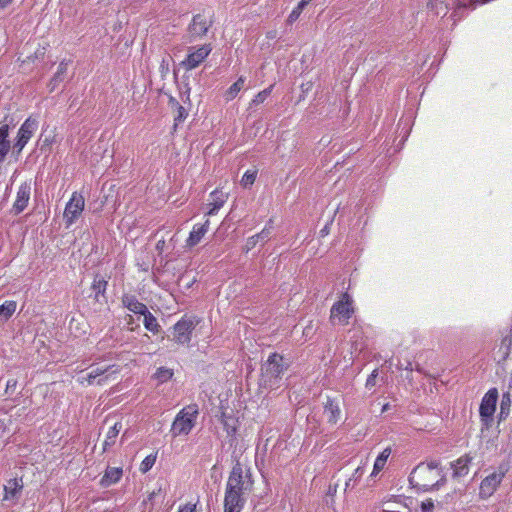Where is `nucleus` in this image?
<instances>
[{
	"label": "nucleus",
	"instance_id": "nucleus-1",
	"mask_svg": "<svg viewBox=\"0 0 512 512\" xmlns=\"http://www.w3.org/2000/svg\"><path fill=\"white\" fill-rule=\"evenodd\" d=\"M446 482V473L438 460L419 463L409 475L412 487L423 492L437 491Z\"/></svg>",
	"mask_w": 512,
	"mask_h": 512
},
{
	"label": "nucleus",
	"instance_id": "nucleus-2",
	"mask_svg": "<svg viewBox=\"0 0 512 512\" xmlns=\"http://www.w3.org/2000/svg\"><path fill=\"white\" fill-rule=\"evenodd\" d=\"M290 360L283 355L273 352L261 365L259 388L274 390L281 386L285 372L290 367Z\"/></svg>",
	"mask_w": 512,
	"mask_h": 512
},
{
	"label": "nucleus",
	"instance_id": "nucleus-3",
	"mask_svg": "<svg viewBox=\"0 0 512 512\" xmlns=\"http://www.w3.org/2000/svg\"><path fill=\"white\" fill-rule=\"evenodd\" d=\"M215 23V13L211 8H204L192 16L186 27L183 39L186 43L204 40L212 32ZM214 34H212L213 36Z\"/></svg>",
	"mask_w": 512,
	"mask_h": 512
},
{
	"label": "nucleus",
	"instance_id": "nucleus-4",
	"mask_svg": "<svg viewBox=\"0 0 512 512\" xmlns=\"http://www.w3.org/2000/svg\"><path fill=\"white\" fill-rule=\"evenodd\" d=\"M253 484L251 469L245 468L240 460H236L229 474L226 489L246 495L252 491Z\"/></svg>",
	"mask_w": 512,
	"mask_h": 512
},
{
	"label": "nucleus",
	"instance_id": "nucleus-5",
	"mask_svg": "<svg viewBox=\"0 0 512 512\" xmlns=\"http://www.w3.org/2000/svg\"><path fill=\"white\" fill-rule=\"evenodd\" d=\"M199 414L198 406L196 404L184 407L175 417L172 427V437L181 435H188L196 424V419Z\"/></svg>",
	"mask_w": 512,
	"mask_h": 512
},
{
	"label": "nucleus",
	"instance_id": "nucleus-6",
	"mask_svg": "<svg viewBox=\"0 0 512 512\" xmlns=\"http://www.w3.org/2000/svg\"><path fill=\"white\" fill-rule=\"evenodd\" d=\"M200 320L195 317H182L174 326L173 329V340L181 345L188 344L191 341L192 331L199 324Z\"/></svg>",
	"mask_w": 512,
	"mask_h": 512
},
{
	"label": "nucleus",
	"instance_id": "nucleus-7",
	"mask_svg": "<svg viewBox=\"0 0 512 512\" xmlns=\"http://www.w3.org/2000/svg\"><path fill=\"white\" fill-rule=\"evenodd\" d=\"M352 299L348 293H343L341 300L333 304L330 310V321L332 323L337 319L341 325H347L349 319L354 313L351 306Z\"/></svg>",
	"mask_w": 512,
	"mask_h": 512
},
{
	"label": "nucleus",
	"instance_id": "nucleus-8",
	"mask_svg": "<svg viewBox=\"0 0 512 512\" xmlns=\"http://www.w3.org/2000/svg\"><path fill=\"white\" fill-rule=\"evenodd\" d=\"M211 43H205L197 47H189L187 57L181 62V66L187 71L197 68L212 52Z\"/></svg>",
	"mask_w": 512,
	"mask_h": 512
},
{
	"label": "nucleus",
	"instance_id": "nucleus-9",
	"mask_svg": "<svg viewBox=\"0 0 512 512\" xmlns=\"http://www.w3.org/2000/svg\"><path fill=\"white\" fill-rule=\"evenodd\" d=\"M38 128V121L35 118L28 117L18 130L17 137L12 146L13 154L20 155L25 145L31 139Z\"/></svg>",
	"mask_w": 512,
	"mask_h": 512
},
{
	"label": "nucleus",
	"instance_id": "nucleus-10",
	"mask_svg": "<svg viewBox=\"0 0 512 512\" xmlns=\"http://www.w3.org/2000/svg\"><path fill=\"white\" fill-rule=\"evenodd\" d=\"M498 400V390L496 388H491L482 398L479 414L481 418V422L485 426H489L493 421V415L496 410V404Z\"/></svg>",
	"mask_w": 512,
	"mask_h": 512
},
{
	"label": "nucleus",
	"instance_id": "nucleus-11",
	"mask_svg": "<svg viewBox=\"0 0 512 512\" xmlns=\"http://www.w3.org/2000/svg\"><path fill=\"white\" fill-rule=\"evenodd\" d=\"M84 206V197L81 194L74 192L64 210V220L67 227L72 225L78 219L84 210Z\"/></svg>",
	"mask_w": 512,
	"mask_h": 512
},
{
	"label": "nucleus",
	"instance_id": "nucleus-12",
	"mask_svg": "<svg viewBox=\"0 0 512 512\" xmlns=\"http://www.w3.org/2000/svg\"><path fill=\"white\" fill-rule=\"evenodd\" d=\"M507 469L502 465L499 466V471H495L486 476L480 484V496L482 498L490 497L500 485Z\"/></svg>",
	"mask_w": 512,
	"mask_h": 512
},
{
	"label": "nucleus",
	"instance_id": "nucleus-13",
	"mask_svg": "<svg viewBox=\"0 0 512 512\" xmlns=\"http://www.w3.org/2000/svg\"><path fill=\"white\" fill-rule=\"evenodd\" d=\"M246 503L244 494L225 489L224 512H241Z\"/></svg>",
	"mask_w": 512,
	"mask_h": 512
},
{
	"label": "nucleus",
	"instance_id": "nucleus-14",
	"mask_svg": "<svg viewBox=\"0 0 512 512\" xmlns=\"http://www.w3.org/2000/svg\"><path fill=\"white\" fill-rule=\"evenodd\" d=\"M30 194H31V183L30 182L22 183L18 189L16 200L12 207V212L14 215L20 214L27 208L29 200H30Z\"/></svg>",
	"mask_w": 512,
	"mask_h": 512
},
{
	"label": "nucleus",
	"instance_id": "nucleus-15",
	"mask_svg": "<svg viewBox=\"0 0 512 512\" xmlns=\"http://www.w3.org/2000/svg\"><path fill=\"white\" fill-rule=\"evenodd\" d=\"M273 220L270 219L267 224L265 225V227L262 229L261 232L249 237L247 240H246V243L244 245V251L245 252H249L250 250H252L253 248H255V246L261 242V243H266L271 235H272V232H273Z\"/></svg>",
	"mask_w": 512,
	"mask_h": 512
},
{
	"label": "nucleus",
	"instance_id": "nucleus-16",
	"mask_svg": "<svg viewBox=\"0 0 512 512\" xmlns=\"http://www.w3.org/2000/svg\"><path fill=\"white\" fill-rule=\"evenodd\" d=\"M23 490L22 478H13L7 481L4 485V500L13 501L16 503L21 497Z\"/></svg>",
	"mask_w": 512,
	"mask_h": 512
},
{
	"label": "nucleus",
	"instance_id": "nucleus-17",
	"mask_svg": "<svg viewBox=\"0 0 512 512\" xmlns=\"http://www.w3.org/2000/svg\"><path fill=\"white\" fill-rule=\"evenodd\" d=\"M121 303L123 307L133 312L134 314L143 315L147 312V306L140 302L135 295L123 294L121 297Z\"/></svg>",
	"mask_w": 512,
	"mask_h": 512
},
{
	"label": "nucleus",
	"instance_id": "nucleus-18",
	"mask_svg": "<svg viewBox=\"0 0 512 512\" xmlns=\"http://www.w3.org/2000/svg\"><path fill=\"white\" fill-rule=\"evenodd\" d=\"M70 61L62 60L57 68L56 73L52 76L49 83L47 84V88L50 93L54 92L60 83L64 82L67 78L68 64Z\"/></svg>",
	"mask_w": 512,
	"mask_h": 512
},
{
	"label": "nucleus",
	"instance_id": "nucleus-19",
	"mask_svg": "<svg viewBox=\"0 0 512 512\" xmlns=\"http://www.w3.org/2000/svg\"><path fill=\"white\" fill-rule=\"evenodd\" d=\"M472 461V457L468 454H465L458 458L456 461L450 463L451 468L453 469V477L461 478L466 476L469 473V464Z\"/></svg>",
	"mask_w": 512,
	"mask_h": 512
},
{
	"label": "nucleus",
	"instance_id": "nucleus-20",
	"mask_svg": "<svg viewBox=\"0 0 512 512\" xmlns=\"http://www.w3.org/2000/svg\"><path fill=\"white\" fill-rule=\"evenodd\" d=\"M10 127L8 124L0 126V163L4 162L11 150V142L8 139Z\"/></svg>",
	"mask_w": 512,
	"mask_h": 512
},
{
	"label": "nucleus",
	"instance_id": "nucleus-21",
	"mask_svg": "<svg viewBox=\"0 0 512 512\" xmlns=\"http://www.w3.org/2000/svg\"><path fill=\"white\" fill-rule=\"evenodd\" d=\"M209 224V220H206L203 224L195 225L187 239V245L190 247L197 245L201 241L203 236L207 233L209 229Z\"/></svg>",
	"mask_w": 512,
	"mask_h": 512
},
{
	"label": "nucleus",
	"instance_id": "nucleus-22",
	"mask_svg": "<svg viewBox=\"0 0 512 512\" xmlns=\"http://www.w3.org/2000/svg\"><path fill=\"white\" fill-rule=\"evenodd\" d=\"M324 413L327 415L328 423L336 424L340 419L341 410L334 399L327 397V401L324 405Z\"/></svg>",
	"mask_w": 512,
	"mask_h": 512
},
{
	"label": "nucleus",
	"instance_id": "nucleus-23",
	"mask_svg": "<svg viewBox=\"0 0 512 512\" xmlns=\"http://www.w3.org/2000/svg\"><path fill=\"white\" fill-rule=\"evenodd\" d=\"M168 104L172 111L174 112V128H176L180 123L184 122V120L187 118L188 111L172 96H170Z\"/></svg>",
	"mask_w": 512,
	"mask_h": 512
},
{
	"label": "nucleus",
	"instance_id": "nucleus-24",
	"mask_svg": "<svg viewBox=\"0 0 512 512\" xmlns=\"http://www.w3.org/2000/svg\"><path fill=\"white\" fill-rule=\"evenodd\" d=\"M122 474L123 471L121 468L108 467L100 480L101 486L106 488L117 483L121 479Z\"/></svg>",
	"mask_w": 512,
	"mask_h": 512
},
{
	"label": "nucleus",
	"instance_id": "nucleus-25",
	"mask_svg": "<svg viewBox=\"0 0 512 512\" xmlns=\"http://www.w3.org/2000/svg\"><path fill=\"white\" fill-rule=\"evenodd\" d=\"M108 286V281L100 276L99 274H96L93 280V283L91 285V289L95 293L94 299L97 302H101L100 297L106 299L105 293Z\"/></svg>",
	"mask_w": 512,
	"mask_h": 512
},
{
	"label": "nucleus",
	"instance_id": "nucleus-26",
	"mask_svg": "<svg viewBox=\"0 0 512 512\" xmlns=\"http://www.w3.org/2000/svg\"><path fill=\"white\" fill-rule=\"evenodd\" d=\"M144 317L143 324L144 327L152 332L153 334H157L161 330V326L158 323L157 318L149 311L142 315Z\"/></svg>",
	"mask_w": 512,
	"mask_h": 512
},
{
	"label": "nucleus",
	"instance_id": "nucleus-27",
	"mask_svg": "<svg viewBox=\"0 0 512 512\" xmlns=\"http://www.w3.org/2000/svg\"><path fill=\"white\" fill-rule=\"evenodd\" d=\"M17 304L15 301H5L0 305V323L6 322L15 312Z\"/></svg>",
	"mask_w": 512,
	"mask_h": 512
},
{
	"label": "nucleus",
	"instance_id": "nucleus-28",
	"mask_svg": "<svg viewBox=\"0 0 512 512\" xmlns=\"http://www.w3.org/2000/svg\"><path fill=\"white\" fill-rule=\"evenodd\" d=\"M510 407H511V395L510 392H505L502 395L501 402H500V412L498 414L499 421L505 420L509 413H510Z\"/></svg>",
	"mask_w": 512,
	"mask_h": 512
},
{
	"label": "nucleus",
	"instance_id": "nucleus-29",
	"mask_svg": "<svg viewBox=\"0 0 512 512\" xmlns=\"http://www.w3.org/2000/svg\"><path fill=\"white\" fill-rule=\"evenodd\" d=\"M211 197L213 198V203L211 204L212 207L207 212V215H214L217 213V211L224 205L226 198L224 197L223 193L215 190L211 193Z\"/></svg>",
	"mask_w": 512,
	"mask_h": 512
},
{
	"label": "nucleus",
	"instance_id": "nucleus-30",
	"mask_svg": "<svg viewBox=\"0 0 512 512\" xmlns=\"http://www.w3.org/2000/svg\"><path fill=\"white\" fill-rule=\"evenodd\" d=\"M122 429V424L117 422L112 427L109 428L106 439L104 441V450H106L109 446L114 445L115 440Z\"/></svg>",
	"mask_w": 512,
	"mask_h": 512
},
{
	"label": "nucleus",
	"instance_id": "nucleus-31",
	"mask_svg": "<svg viewBox=\"0 0 512 512\" xmlns=\"http://www.w3.org/2000/svg\"><path fill=\"white\" fill-rule=\"evenodd\" d=\"M391 454V448H385L376 458L372 475L379 473L385 466L388 457Z\"/></svg>",
	"mask_w": 512,
	"mask_h": 512
},
{
	"label": "nucleus",
	"instance_id": "nucleus-32",
	"mask_svg": "<svg viewBox=\"0 0 512 512\" xmlns=\"http://www.w3.org/2000/svg\"><path fill=\"white\" fill-rule=\"evenodd\" d=\"M174 375L172 369L167 367H159L154 373L153 377L157 380L159 384H163L169 381Z\"/></svg>",
	"mask_w": 512,
	"mask_h": 512
},
{
	"label": "nucleus",
	"instance_id": "nucleus-33",
	"mask_svg": "<svg viewBox=\"0 0 512 512\" xmlns=\"http://www.w3.org/2000/svg\"><path fill=\"white\" fill-rule=\"evenodd\" d=\"M244 83H245V78L242 76L239 77L238 80L235 83H233L227 90V92H226L227 99H230V100L234 99L237 96L238 92L243 88Z\"/></svg>",
	"mask_w": 512,
	"mask_h": 512
},
{
	"label": "nucleus",
	"instance_id": "nucleus-34",
	"mask_svg": "<svg viewBox=\"0 0 512 512\" xmlns=\"http://www.w3.org/2000/svg\"><path fill=\"white\" fill-rule=\"evenodd\" d=\"M511 345H512V337L510 335L505 336L501 341L499 351H498L499 353H501L503 361H505L508 358L510 349H511Z\"/></svg>",
	"mask_w": 512,
	"mask_h": 512
},
{
	"label": "nucleus",
	"instance_id": "nucleus-35",
	"mask_svg": "<svg viewBox=\"0 0 512 512\" xmlns=\"http://www.w3.org/2000/svg\"><path fill=\"white\" fill-rule=\"evenodd\" d=\"M272 91V86L260 91L251 101L250 106L262 104Z\"/></svg>",
	"mask_w": 512,
	"mask_h": 512
},
{
	"label": "nucleus",
	"instance_id": "nucleus-36",
	"mask_svg": "<svg viewBox=\"0 0 512 512\" xmlns=\"http://www.w3.org/2000/svg\"><path fill=\"white\" fill-rule=\"evenodd\" d=\"M256 175V171H246L241 180V184L243 185V187L247 188L251 186L255 182Z\"/></svg>",
	"mask_w": 512,
	"mask_h": 512
},
{
	"label": "nucleus",
	"instance_id": "nucleus-37",
	"mask_svg": "<svg viewBox=\"0 0 512 512\" xmlns=\"http://www.w3.org/2000/svg\"><path fill=\"white\" fill-rule=\"evenodd\" d=\"M155 461H156V456L155 455H148L142 461V463L140 465V471L142 473L148 472L153 467V465L155 464Z\"/></svg>",
	"mask_w": 512,
	"mask_h": 512
},
{
	"label": "nucleus",
	"instance_id": "nucleus-38",
	"mask_svg": "<svg viewBox=\"0 0 512 512\" xmlns=\"http://www.w3.org/2000/svg\"><path fill=\"white\" fill-rule=\"evenodd\" d=\"M427 9L435 11V14H439L438 7L442 4L441 0H425Z\"/></svg>",
	"mask_w": 512,
	"mask_h": 512
},
{
	"label": "nucleus",
	"instance_id": "nucleus-39",
	"mask_svg": "<svg viewBox=\"0 0 512 512\" xmlns=\"http://www.w3.org/2000/svg\"><path fill=\"white\" fill-rule=\"evenodd\" d=\"M377 376H378V370L375 369L372 371V373L368 376V378L366 380V384H365L366 388L371 389L372 387H374L376 385Z\"/></svg>",
	"mask_w": 512,
	"mask_h": 512
},
{
	"label": "nucleus",
	"instance_id": "nucleus-40",
	"mask_svg": "<svg viewBox=\"0 0 512 512\" xmlns=\"http://www.w3.org/2000/svg\"><path fill=\"white\" fill-rule=\"evenodd\" d=\"M434 509V502L432 499H427L422 502L421 504V511L422 512H433Z\"/></svg>",
	"mask_w": 512,
	"mask_h": 512
},
{
	"label": "nucleus",
	"instance_id": "nucleus-41",
	"mask_svg": "<svg viewBox=\"0 0 512 512\" xmlns=\"http://www.w3.org/2000/svg\"><path fill=\"white\" fill-rule=\"evenodd\" d=\"M301 11H299L298 9L294 8L292 10V12L289 14L288 18H287V22L289 24H292L293 22H295L296 20H298V18L300 17L301 15Z\"/></svg>",
	"mask_w": 512,
	"mask_h": 512
},
{
	"label": "nucleus",
	"instance_id": "nucleus-42",
	"mask_svg": "<svg viewBox=\"0 0 512 512\" xmlns=\"http://www.w3.org/2000/svg\"><path fill=\"white\" fill-rule=\"evenodd\" d=\"M16 386H17L16 379H14V378L8 379V381L6 383V393L12 394L15 391Z\"/></svg>",
	"mask_w": 512,
	"mask_h": 512
},
{
	"label": "nucleus",
	"instance_id": "nucleus-43",
	"mask_svg": "<svg viewBox=\"0 0 512 512\" xmlns=\"http://www.w3.org/2000/svg\"><path fill=\"white\" fill-rule=\"evenodd\" d=\"M363 474H364V469L362 467H358L354 470V472L350 478H353V482L356 483L361 479Z\"/></svg>",
	"mask_w": 512,
	"mask_h": 512
},
{
	"label": "nucleus",
	"instance_id": "nucleus-44",
	"mask_svg": "<svg viewBox=\"0 0 512 512\" xmlns=\"http://www.w3.org/2000/svg\"><path fill=\"white\" fill-rule=\"evenodd\" d=\"M222 422L228 435H233L236 432V427L234 425H230L228 419H223Z\"/></svg>",
	"mask_w": 512,
	"mask_h": 512
},
{
	"label": "nucleus",
	"instance_id": "nucleus-45",
	"mask_svg": "<svg viewBox=\"0 0 512 512\" xmlns=\"http://www.w3.org/2000/svg\"><path fill=\"white\" fill-rule=\"evenodd\" d=\"M397 368L399 370L404 369V370H407V371H410V372L413 371V369H414L413 366H412V363L410 361H406L405 363L399 362L397 364Z\"/></svg>",
	"mask_w": 512,
	"mask_h": 512
},
{
	"label": "nucleus",
	"instance_id": "nucleus-46",
	"mask_svg": "<svg viewBox=\"0 0 512 512\" xmlns=\"http://www.w3.org/2000/svg\"><path fill=\"white\" fill-rule=\"evenodd\" d=\"M195 504H186L179 509L178 512H195Z\"/></svg>",
	"mask_w": 512,
	"mask_h": 512
},
{
	"label": "nucleus",
	"instance_id": "nucleus-47",
	"mask_svg": "<svg viewBox=\"0 0 512 512\" xmlns=\"http://www.w3.org/2000/svg\"><path fill=\"white\" fill-rule=\"evenodd\" d=\"M108 369H101V368H96L94 370H92V373L97 377L103 375Z\"/></svg>",
	"mask_w": 512,
	"mask_h": 512
},
{
	"label": "nucleus",
	"instance_id": "nucleus-48",
	"mask_svg": "<svg viewBox=\"0 0 512 512\" xmlns=\"http://www.w3.org/2000/svg\"><path fill=\"white\" fill-rule=\"evenodd\" d=\"M42 141H43V144H42L41 149H43L45 146H50L53 143V138L46 136Z\"/></svg>",
	"mask_w": 512,
	"mask_h": 512
},
{
	"label": "nucleus",
	"instance_id": "nucleus-49",
	"mask_svg": "<svg viewBox=\"0 0 512 512\" xmlns=\"http://www.w3.org/2000/svg\"><path fill=\"white\" fill-rule=\"evenodd\" d=\"M96 379V376L92 373V371L87 375L86 381L89 385L94 383V380Z\"/></svg>",
	"mask_w": 512,
	"mask_h": 512
},
{
	"label": "nucleus",
	"instance_id": "nucleus-50",
	"mask_svg": "<svg viewBox=\"0 0 512 512\" xmlns=\"http://www.w3.org/2000/svg\"><path fill=\"white\" fill-rule=\"evenodd\" d=\"M307 5L308 4L305 1L300 0L295 8L302 12Z\"/></svg>",
	"mask_w": 512,
	"mask_h": 512
},
{
	"label": "nucleus",
	"instance_id": "nucleus-51",
	"mask_svg": "<svg viewBox=\"0 0 512 512\" xmlns=\"http://www.w3.org/2000/svg\"><path fill=\"white\" fill-rule=\"evenodd\" d=\"M355 483L353 482V478H349L345 483V490L349 488H353Z\"/></svg>",
	"mask_w": 512,
	"mask_h": 512
},
{
	"label": "nucleus",
	"instance_id": "nucleus-52",
	"mask_svg": "<svg viewBox=\"0 0 512 512\" xmlns=\"http://www.w3.org/2000/svg\"><path fill=\"white\" fill-rule=\"evenodd\" d=\"M13 0H0V8H6Z\"/></svg>",
	"mask_w": 512,
	"mask_h": 512
},
{
	"label": "nucleus",
	"instance_id": "nucleus-53",
	"mask_svg": "<svg viewBox=\"0 0 512 512\" xmlns=\"http://www.w3.org/2000/svg\"><path fill=\"white\" fill-rule=\"evenodd\" d=\"M160 492H161V489H159L158 492H155V491L151 492L149 494L148 500L152 501L157 496V494L160 493Z\"/></svg>",
	"mask_w": 512,
	"mask_h": 512
},
{
	"label": "nucleus",
	"instance_id": "nucleus-54",
	"mask_svg": "<svg viewBox=\"0 0 512 512\" xmlns=\"http://www.w3.org/2000/svg\"><path fill=\"white\" fill-rule=\"evenodd\" d=\"M160 492H161V489H159L158 492H155V491L151 492L149 494L148 500L152 501L157 496V494L160 493Z\"/></svg>",
	"mask_w": 512,
	"mask_h": 512
},
{
	"label": "nucleus",
	"instance_id": "nucleus-55",
	"mask_svg": "<svg viewBox=\"0 0 512 512\" xmlns=\"http://www.w3.org/2000/svg\"><path fill=\"white\" fill-rule=\"evenodd\" d=\"M336 489H337L336 485L334 487H332V485H330L329 489H328V494L329 495H334L336 493Z\"/></svg>",
	"mask_w": 512,
	"mask_h": 512
},
{
	"label": "nucleus",
	"instance_id": "nucleus-56",
	"mask_svg": "<svg viewBox=\"0 0 512 512\" xmlns=\"http://www.w3.org/2000/svg\"><path fill=\"white\" fill-rule=\"evenodd\" d=\"M133 322H134V318L131 315H128L127 324L131 325V324H133Z\"/></svg>",
	"mask_w": 512,
	"mask_h": 512
},
{
	"label": "nucleus",
	"instance_id": "nucleus-57",
	"mask_svg": "<svg viewBox=\"0 0 512 512\" xmlns=\"http://www.w3.org/2000/svg\"><path fill=\"white\" fill-rule=\"evenodd\" d=\"M389 408H390V405H389L388 403H387V404H385V405L382 407V412L384 413V412L388 411V410H389Z\"/></svg>",
	"mask_w": 512,
	"mask_h": 512
},
{
	"label": "nucleus",
	"instance_id": "nucleus-58",
	"mask_svg": "<svg viewBox=\"0 0 512 512\" xmlns=\"http://www.w3.org/2000/svg\"><path fill=\"white\" fill-rule=\"evenodd\" d=\"M321 235L324 236L327 233V226H325L321 231Z\"/></svg>",
	"mask_w": 512,
	"mask_h": 512
},
{
	"label": "nucleus",
	"instance_id": "nucleus-59",
	"mask_svg": "<svg viewBox=\"0 0 512 512\" xmlns=\"http://www.w3.org/2000/svg\"><path fill=\"white\" fill-rule=\"evenodd\" d=\"M508 386H509V389H512V371H511V375H510Z\"/></svg>",
	"mask_w": 512,
	"mask_h": 512
},
{
	"label": "nucleus",
	"instance_id": "nucleus-60",
	"mask_svg": "<svg viewBox=\"0 0 512 512\" xmlns=\"http://www.w3.org/2000/svg\"><path fill=\"white\" fill-rule=\"evenodd\" d=\"M103 382H104V379H99L97 384L101 385V384H103Z\"/></svg>",
	"mask_w": 512,
	"mask_h": 512
},
{
	"label": "nucleus",
	"instance_id": "nucleus-61",
	"mask_svg": "<svg viewBox=\"0 0 512 512\" xmlns=\"http://www.w3.org/2000/svg\"><path fill=\"white\" fill-rule=\"evenodd\" d=\"M445 498H446V499H448V498L453 499V495H451V494H447Z\"/></svg>",
	"mask_w": 512,
	"mask_h": 512
}]
</instances>
